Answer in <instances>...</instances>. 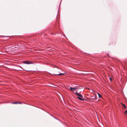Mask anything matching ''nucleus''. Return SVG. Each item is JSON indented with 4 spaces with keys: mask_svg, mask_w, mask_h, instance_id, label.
Here are the masks:
<instances>
[{
    "mask_svg": "<svg viewBox=\"0 0 127 127\" xmlns=\"http://www.w3.org/2000/svg\"><path fill=\"white\" fill-rule=\"evenodd\" d=\"M80 87L79 86H77L76 87H70V90L72 91H74L75 89L78 88Z\"/></svg>",
    "mask_w": 127,
    "mask_h": 127,
    "instance_id": "obj_2",
    "label": "nucleus"
},
{
    "mask_svg": "<svg viewBox=\"0 0 127 127\" xmlns=\"http://www.w3.org/2000/svg\"><path fill=\"white\" fill-rule=\"evenodd\" d=\"M98 95V97L100 98H101L102 97V95L100 94H99Z\"/></svg>",
    "mask_w": 127,
    "mask_h": 127,
    "instance_id": "obj_9",
    "label": "nucleus"
},
{
    "mask_svg": "<svg viewBox=\"0 0 127 127\" xmlns=\"http://www.w3.org/2000/svg\"><path fill=\"white\" fill-rule=\"evenodd\" d=\"M76 92L75 93L79 97H82V96L81 94H80L79 93H78L77 92V91H76Z\"/></svg>",
    "mask_w": 127,
    "mask_h": 127,
    "instance_id": "obj_3",
    "label": "nucleus"
},
{
    "mask_svg": "<svg viewBox=\"0 0 127 127\" xmlns=\"http://www.w3.org/2000/svg\"><path fill=\"white\" fill-rule=\"evenodd\" d=\"M97 94L98 95L99 94V93H97Z\"/></svg>",
    "mask_w": 127,
    "mask_h": 127,
    "instance_id": "obj_13",
    "label": "nucleus"
},
{
    "mask_svg": "<svg viewBox=\"0 0 127 127\" xmlns=\"http://www.w3.org/2000/svg\"><path fill=\"white\" fill-rule=\"evenodd\" d=\"M77 98L80 100H84V99L83 98V97H77Z\"/></svg>",
    "mask_w": 127,
    "mask_h": 127,
    "instance_id": "obj_6",
    "label": "nucleus"
},
{
    "mask_svg": "<svg viewBox=\"0 0 127 127\" xmlns=\"http://www.w3.org/2000/svg\"><path fill=\"white\" fill-rule=\"evenodd\" d=\"M23 63L24 64H33L32 62L28 61H24L23 62Z\"/></svg>",
    "mask_w": 127,
    "mask_h": 127,
    "instance_id": "obj_1",
    "label": "nucleus"
},
{
    "mask_svg": "<svg viewBox=\"0 0 127 127\" xmlns=\"http://www.w3.org/2000/svg\"><path fill=\"white\" fill-rule=\"evenodd\" d=\"M1 103H5V102H3Z\"/></svg>",
    "mask_w": 127,
    "mask_h": 127,
    "instance_id": "obj_12",
    "label": "nucleus"
},
{
    "mask_svg": "<svg viewBox=\"0 0 127 127\" xmlns=\"http://www.w3.org/2000/svg\"><path fill=\"white\" fill-rule=\"evenodd\" d=\"M64 74H65V73H59L58 74H55V75H59L61 76V75H63Z\"/></svg>",
    "mask_w": 127,
    "mask_h": 127,
    "instance_id": "obj_7",
    "label": "nucleus"
},
{
    "mask_svg": "<svg viewBox=\"0 0 127 127\" xmlns=\"http://www.w3.org/2000/svg\"><path fill=\"white\" fill-rule=\"evenodd\" d=\"M125 113L127 114V109L126 110V111H125Z\"/></svg>",
    "mask_w": 127,
    "mask_h": 127,
    "instance_id": "obj_11",
    "label": "nucleus"
},
{
    "mask_svg": "<svg viewBox=\"0 0 127 127\" xmlns=\"http://www.w3.org/2000/svg\"><path fill=\"white\" fill-rule=\"evenodd\" d=\"M24 103V102H23V103Z\"/></svg>",
    "mask_w": 127,
    "mask_h": 127,
    "instance_id": "obj_15",
    "label": "nucleus"
},
{
    "mask_svg": "<svg viewBox=\"0 0 127 127\" xmlns=\"http://www.w3.org/2000/svg\"><path fill=\"white\" fill-rule=\"evenodd\" d=\"M109 79L110 80V81H112V79L110 78V77H109Z\"/></svg>",
    "mask_w": 127,
    "mask_h": 127,
    "instance_id": "obj_10",
    "label": "nucleus"
},
{
    "mask_svg": "<svg viewBox=\"0 0 127 127\" xmlns=\"http://www.w3.org/2000/svg\"><path fill=\"white\" fill-rule=\"evenodd\" d=\"M95 95L91 96V99L93 100H95Z\"/></svg>",
    "mask_w": 127,
    "mask_h": 127,
    "instance_id": "obj_4",
    "label": "nucleus"
},
{
    "mask_svg": "<svg viewBox=\"0 0 127 127\" xmlns=\"http://www.w3.org/2000/svg\"><path fill=\"white\" fill-rule=\"evenodd\" d=\"M122 104V106L124 107V109H125L126 108V106L125 104Z\"/></svg>",
    "mask_w": 127,
    "mask_h": 127,
    "instance_id": "obj_8",
    "label": "nucleus"
},
{
    "mask_svg": "<svg viewBox=\"0 0 127 127\" xmlns=\"http://www.w3.org/2000/svg\"><path fill=\"white\" fill-rule=\"evenodd\" d=\"M5 36V37H6V36ZM6 37H9V36H6Z\"/></svg>",
    "mask_w": 127,
    "mask_h": 127,
    "instance_id": "obj_14",
    "label": "nucleus"
},
{
    "mask_svg": "<svg viewBox=\"0 0 127 127\" xmlns=\"http://www.w3.org/2000/svg\"><path fill=\"white\" fill-rule=\"evenodd\" d=\"M9 103H22L20 102H18L17 101H14L12 102H10Z\"/></svg>",
    "mask_w": 127,
    "mask_h": 127,
    "instance_id": "obj_5",
    "label": "nucleus"
}]
</instances>
